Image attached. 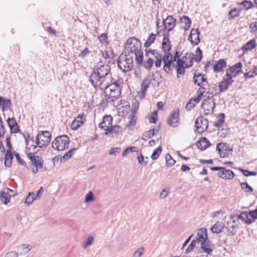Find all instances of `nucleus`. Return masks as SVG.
I'll use <instances>...</instances> for the list:
<instances>
[{
	"label": "nucleus",
	"mask_w": 257,
	"mask_h": 257,
	"mask_svg": "<svg viewBox=\"0 0 257 257\" xmlns=\"http://www.w3.org/2000/svg\"><path fill=\"white\" fill-rule=\"evenodd\" d=\"M110 66L100 61L93 69V72L90 76V81L95 88L102 84V79L111 74Z\"/></svg>",
	"instance_id": "nucleus-1"
},
{
	"label": "nucleus",
	"mask_w": 257,
	"mask_h": 257,
	"mask_svg": "<svg viewBox=\"0 0 257 257\" xmlns=\"http://www.w3.org/2000/svg\"><path fill=\"white\" fill-rule=\"evenodd\" d=\"M141 48L142 44L140 40L134 37L128 39L125 43V53L127 52V54H135L136 62L140 65L142 64V58L144 57Z\"/></svg>",
	"instance_id": "nucleus-2"
},
{
	"label": "nucleus",
	"mask_w": 257,
	"mask_h": 257,
	"mask_svg": "<svg viewBox=\"0 0 257 257\" xmlns=\"http://www.w3.org/2000/svg\"><path fill=\"white\" fill-rule=\"evenodd\" d=\"M104 93L107 101H113L117 99L121 94V89L119 83L114 82L107 85L104 88Z\"/></svg>",
	"instance_id": "nucleus-3"
},
{
	"label": "nucleus",
	"mask_w": 257,
	"mask_h": 257,
	"mask_svg": "<svg viewBox=\"0 0 257 257\" xmlns=\"http://www.w3.org/2000/svg\"><path fill=\"white\" fill-rule=\"evenodd\" d=\"M51 139V135L48 131H40L38 132L36 138L35 143L31 145L30 146L33 147L32 151L35 152L37 147L42 148L48 146L50 143Z\"/></svg>",
	"instance_id": "nucleus-4"
},
{
	"label": "nucleus",
	"mask_w": 257,
	"mask_h": 257,
	"mask_svg": "<svg viewBox=\"0 0 257 257\" xmlns=\"http://www.w3.org/2000/svg\"><path fill=\"white\" fill-rule=\"evenodd\" d=\"M117 64L119 68L123 72L130 71L133 66V56L130 54H121L117 60Z\"/></svg>",
	"instance_id": "nucleus-5"
},
{
	"label": "nucleus",
	"mask_w": 257,
	"mask_h": 257,
	"mask_svg": "<svg viewBox=\"0 0 257 257\" xmlns=\"http://www.w3.org/2000/svg\"><path fill=\"white\" fill-rule=\"evenodd\" d=\"M70 139L67 135H62L56 137L52 143V148L56 150L63 151L68 148Z\"/></svg>",
	"instance_id": "nucleus-6"
},
{
	"label": "nucleus",
	"mask_w": 257,
	"mask_h": 257,
	"mask_svg": "<svg viewBox=\"0 0 257 257\" xmlns=\"http://www.w3.org/2000/svg\"><path fill=\"white\" fill-rule=\"evenodd\" d=\"M36 151L34 152H35ZM28 158L31 160V168L33 173H37L39 169H42L43 167L44 161L42 157L36 156L35 153H29L27 154Z\"/></svg>",
	"instance_id": "nucleus-7"
},
{
	"label": "nucleus",
	"mask_w": 257,
	"mask_h": 257,
	"mask_svg": "<svg viewBox=\"0 0 257 257\" xmlns=\"http://www.w3.org/2000/svg\"><path fill=\"white\" fill-rule=\"evenodd\" d=\"M186 56H183L181 59H178L176 64H173V67H175L177 74L183 75L185 74V68L191 67V62L190 63H186Z\"/></svg>",
	"instance_id": "nucleus-8"
},
{
	"label": "nucleus",
	"mask_w": 257,
	"mask_h": 257,
	"mask_svg": "<svg viewBox=\"0 0 257 257\" xmlns=\"http://www.w3.org/2000/svg\"><path fill=\"white\" fill-rule=\"evenodd\" d=\"M215 107L214 100L211 99L209 96L203 100L201 105V107L204 109L205 115L212 114Z\"/></svg>",
	"instance_id": "nucleus-9"
},
{
	"label": "nucleus",
	"mask_w": 257,
	"mask_h": 257,
	"mask_svg": "<svg viewBox=\"0 0 257 257\" xmlns=\"http://www.w3.org/2000/svg\"><path fill=\"white\" fill-rule=\"evenodd\" d=\"M167 122L168 125L173 127H177L179 123V109L178 108L174 109L168 117Z\"/></svg>",
	"instance_id": "nucleus-10"
},
{
	"label": "nucleus",
	"mask_w": 257,
	"mask_h": 257,
	"mask_svg": "<svg viewBox=\"0 0 257 257\" xmlns=\"http://www.w3.org/2000/svg\"><path fill=\"white\" fill-rule=\"evenodd\" d=\"M195 126L198 133L202 134L208 128V120L202 116H199L195 120Z\"/></svg>",
	"instance_id": "nucleus-11"
},
{
	"label": "nucleus",
	"mask_w": 257,
	"mask_h": 257,
	"mask_svg": "<svg viewBox=\"0 0 257 257\" xmlns=\"http://www.w3.org/2000/svg\"><path fill=\"white\" fill-rule=\"evenodd\" d=\"M176 20L172 16H168L166 19H163V31L167 30V33H169L174 28L176 25Z\"/></svg>",
	"instance_id": "nucleus-12"
},
{
	"label": "nucleus",
	"mask_w": 257,
	"mask_h": 257,
	"mask_svg": "<svg viewBox=\"0 0 257 257\" xmlns=\"http://www.w3.org/2000/svg\"><path fill=\"white\" fill-rule=\"evenodd\" d=\"M196 57L195 55L193 53H187L185 54L184 56H186V63H190L191 61V66L193 65V61L195 59V61L197 62H199L202 58V52L199 47H198L196 50Z\"/></svg>",
	"instance_id": "nucleus-13"
},
{
	"label": "nucleus",
	"mask_w": 257,
	"mask_h": 257,
	"mask_svg": "<svg viewBox=\"0 0 257 257\" xmlns=\"http://www.w3.org/2000/svg\"><path fill=\"white\" fill-rule=\"evenodd\" d=\"M169 57H171V53L164 54L163 56V70L167 74H171L172 70L171 66H173V63L174 62Z\"/></svg>",
	"instance_id": "nucleus-14"
},
{
	"label": "nucleus",
	"mask_w": 257,
	"mask_h": 257,
	"mask_svg": "<svg viewBox=\"0 0 257 257\" xmlns=\"http://www.w3.org/2000/svg\"><path fill=\"white\" fill-rule=\"evenodd\" d=\"M242 63L239 62L236 63L234 65L230 67L226 70V76H230L232 78L235 77L236 75L239 73L241 70Z\"/></svg>",
	"instance_id": "nucleus-15"
},
{
	"label": "nucleus",
	"mask_w": 257,
	"mask_h": 257,
	"mask_svg": "<svg viewBox=\"0 0 257 257\" xmlns=\"http://www.w3.org/2000/svg\"><path fill=\"white\" fill-rule=\"evenodd\" d=\"M216 150L218 151L221 158H224L227 156L229 152L232 151L225 143H218L216 146Z\"/></svg>",
	"instance_id": "nucleus-16"
},
{
	"label": "nucleus",
	"mask_w": 257,
	"mask_h": 257,
	"mask_svg": "<svg viewBox=\"0 0 257 257\" xmlns=\"http://www.w3.org/2000/svg\"><path fill=\"white\" fill-rule=\"evenodd\" d=\"M207 239V230L205 228L199 229L195 237V240L197 242H200L201 244H204L206 243Z\"/></svg>",
	"instance_id": "nucleus-17"
},
{
	"label": "nucleus",
	"mask_w": 257,
	"mask_h": 257,
	"mask_svg": "<svg viewBox=\"0 0 257 257\" xmlns=\"http://www.w3.org/2000/svg\"><path fill=\"white\" fill-rule=\"evenodd\" d=\"M112 117L110 115H105L102 121L98 124V127L100 128L104 129L107 132V129H109L112 125Z\"/></svg>",
	"instance_id": "nucleus-18"
},
{
	"label": "nucleus",
	"mask_w": 257,
	"mask_h": 257,
	"mask_svg": "<svg viewBox=\"0 0 257 257\" xmlns=\"http://www.w3.org/2000/svg\"><path fill=\"white\" fill-rule=\"evenodd\" d=\"M200 32L198 29H192L191 33L188 37V40L190 41L191 44L193 45H197L200 42L199 39Z\"/></svg>",
	"instance_id": "nucleus-19"
},
{
	"label": "nucleus",
	"mask_w": 257,
	"mask_h": 257,
	"mask_svg": "<svg viewBox=\"0 0 257 257\" xmlns=\"http://www.w3.org/2000/svg\"><path fill=\"white\" fill-rule=\"evenodd\" d=\"M226 78L223 79V80L219 84V92L225 91L233 82V79L230 76H226Z\"/></svg>",
	"instance_id": "nucleus-20"
},
{
	"label": "nucleus",
	"mask_w": 257,
	"mask_h": 257,
	"mask_svg": "<svg viewBox=\"0 0 257 257\" xmlns=\"http://www.w3.org/2000/svg\"><path fill=\"white\" fill-rule=\"evenodd\" d=\"M171 48V45L169 39V34H166V32L164 34V38L162 42V49L165 54L171 53L170 51Z\"/></svg>",
	"instance_id": "nucleus-21"
},
{
	"label": "nucleus",
	"mask_w": 257,
	"mask_h": 257,
	"mask_svg": "<svg viewBox=\"0 0 257 257\" xmlns=\"http://www.w3.org/2000/svg\"><path fill=\"white\" fill-rule=\"evenodd\" d=\"M193 81L194 83L198 86H205V84L203 83H207L205 75L201 73H195L194 74Z\"/></svg>",
	"instance_id": "nucleus-22"
},
{
	"label": "nucleus",
	"mask_w": 257,
	"mask_h": 257,
	"mask_svg": "<svg viewBox=\"0 0 257 257\" xmlns=\"http://www.w3.org/2000/svg\"><path fill=\"white\" fill-rule=\"evenodd\" d=\"M217 175L219 177L224 179H231L234 176L233 171L225 169L224 167H223V169L221 171L218 173Z\"/></svg>",
	"instance_id": "nucleus-23"
},
{
	"label": "nucleus",
	"mask_w": 257,
	"mask_h": 257,
	"mask_svg": "<svg viewBox=\"0 0 257 257\" xmlns=\"http://www.w3.org/2000/svg\"><path fill=\"white\" fill-rule=\"evenodd\" d=\"M84 114L79 115L75 119L72 121L71 125V128L73 130H77L80 126H81L85 120L83 118Z\"/></svg>",
	"instance_id": "nucleus-24"
},
{
	"label": "nucleus",
	"mask_w": 257,
	"mask_h": 257,
	"mask_svg": "<svg viewBox=\"0 0 257 257\" xmlns=\"http://www.w3.org/2000/svg\"><path fill=\"white\" fill-rule=\"evenodd\" d=\"M225 229L227 230V235L229 236L234 235L237 232V226L232 224L230 221H227L225 226Z\"/></svg>",
	"instance_id": "nucleus-25"
},
{
	"label": "nucleus",
	"mask_w": 257,
	"mask_h": 257,
	"mask_svg": "<svg viewBox=\"0 0 257 257\" xmlns=\"http://www.w3.org/2000/svg\"><path fill=\"white\" fill-rule=\"evenodd\" d=\"M250 215L249 212L242 211L237 215V219H240L247 224H250L253 223V220L250 218Z\"/></svg>",
	"instance_id": "nucleus-26"
},
{
	"label": "nucleus",
	"mask_w": 257,
	"mask_h": 257,
	"mask_svg": "<svg viewBox=\"0 0 257 257\" xmlns=\"http://www.w3.org/2000/svg\"><path fill=\"white\" fill-rule=\"evenodd\" d=\"M7 122L12 133H17L19 132L18 123L14 118H9Z\"/></svg>",
	"instance_id": "nucleus-27"
},
{
	"label": "nucleus",
	"mask_w": 257,
	"mask_h": 257,
	"mask_svg": "<svg viewBox=\"0 0 257 257\" xmlns=\"http://www.w3.org/2000/svg\"><path fill=\"white\" fill-rule=\"evenodd\" d=\"M153 76L147 77L144 79L141 84V91L144 95L146 93V92L152 82V80H154L155 79L153 77Z\"/></svg>",
	"instance_id": "nucleus-28"
},
{
	"label": "nucleus",
	"mask_w": 257,
	"mask_h": 257,
	"mask_svg": "<svg viewBox=\"0 0 257 257\" xmlns=\"http://www.w3.org/2000/svg\"><path fill=\"white\" fill-rule=\"evenodd\" d=\"M196 145L198 148L201 150H204L210 146V143L209 141L205 137L202 138L199 140Z\"/></svg>",
	"instance_id": "nucleus-29"
},
{
	"label": "nucleus",
	"mask_w": 257,
	"mask_h": 257,
	"mask_svg": "<svg viewBox=\"0 0 257 257\" xmlns=\"http://www.w3.org/2000/svg\"><path fill=\"white\" fill-rule=\"evenodd\" d=\"M181 24V28L185 30H187L190 27L191 20L187 16H184L180 19Z\"/></svg>",
	"instance_id": "nucleus-30"
},
{
	"label": "nucleus",
	"mask_w": 257,
	"mask_h": 257,
	"mask_svg": "<svg viewBox=\"0 0 257 257\" xmlns=\"http://www.w3.org/2000/svg\"><path fill=\"white\" fill-rule=\"evenodd\" d=\"M224 228V225L222 222L217 221L211 228V230L213 233H219L222 232Z\"/></svg>",
	"instance_id": "nucleus-31"
},
{
	"label": "nucleus",
	"mask_w": 257,
	"mask_h": 257,
	"mask_svg": "<svg viewBox=\"0 0 257 257\" xmlns=\"http://www.w3.org/2000/svg\"><path fill=\"white\" fill-rule=\"evenodd\" d=\"M256 46L255 39H253L247 42L245 44L242 46L241 49L243 52H246L254 48Z\"/></svg>",
	"instance_id": "nucleus-32"
},
{
	"label": "nucleus",
	"mask_w": 257,
	"mask_h": 257,
	"mask_svg": "<svg viewBox=\"0 0 257 257\" xmlns=\"http://www.w3.org/2000/svg\"><path fill=\"white\" fill-rule=\"evenodd\" d=\"M147 60L143 61V58H142V64L140 65L137 64L139 66H143L146 69L150 70L154 64L153 59L151 58L149 56L147 57Z\"/></svg>",
	"instance_id": "nucleus-33"
},
{
	"label": "nucleus",
	"mask_w": 257,
	"mask_h": 257,
	"mask_svg": "<svg viewBox=\"0 0 257 257\" xmlns=\"http://www.w3.org/2000/svg\"><path fill=\"white\" fill-rule=\"evenodd\" d=\"M31 249L32 246L30 244L25 243L20 246L18 251H20V255L24 256L27 254Z\"/></svg>",
	"instance_id": "nucleus-34"
},
{
	"label": "nucleus",
	"mask_w": 257,
	"mask_h": 257,
	"mask_svg": "<svg viewBox=\"0 0 257 257\" xmlns=\"http://www.w3.org/2000/svg\"><path fill=\"white\" fill-rule=\"evenodd\" d=\"M226 66V61L224 59H220L213 66L214 72H219L222 70L223 67Z\"/></svg>",
	"instance_id": "nucleus-35"
},
{
	"label": "nucleus",
	"mask_w": 257,
	"mask_h": 257,
	"mask_svg": "<svg viewBox=\"0 0 257 257\" xmlns=\"http://www.w3.org/2000/svg\"><path fill=\"white\" fill-rule=\"evenodd\" d=\"M13 159V155L12 151L10 150H7L5 160V164L6 167H10L11 166Z\"/></svg>",
	"instance_id": "nucleus-36"
},
{
	"label": "nucleus",
	"mask_w": 257,
	"mask_h": 257,
	"mask_svg": "<svg viewBox=\"0 0 257 257\" xmlns=\"http://www.w3.org/2000/svg\"><path fill=\"white\" fill-rule=\"evenodd\" d=\"M122 128L118 125H115L114 126H111L109 128V129H107V132H105V135H108L109 134H118L119 132H121Z\"/></svg>",
	"instance_id": "nucleus-37"
},
{
	"label": "nucleus",
	"mask_w": 257,
	"mask_h": 257,
	"mask_svg": "<svg viewBox=\"0 0 257 257\" xmlns=\"http://www.w3.org/2000/svg\"><path fill=\"white\" fill-rule=\"evenodd\" d=\"M241 9L238 8H233L229 11L228 14V18L230 19H233L240 16V12Z\"/></svg>",
	"instance_id": "nucleus-38"
},
{
	"label": "nucleus",
	"mask_w": 257,
	"mask_h": 257,
	"mask_svg": "<svg viewBox=\"0 0 257 257\" xmlns=\"http://www.w3.org/2000/svg\"><path fill=\"white\" fill-rule=\"evenodd\" d=\"M23 136L27 145L26 148L28 151H31L30 145L33 144V143L35 141L34 138L32 137L30 138V135L29 133H27L26 134H23Z\"/></svg>",
	"instance_id": "nucleus-39"
},
{
	"label": "nucleus",
	"mask_w": 257,
	"mask_h": 257,
	"mask_svg": "<svg viewBox=\"0 0 257 257\" xmlns=\"http://www.w3.org/2000/svg\"><path fill=\"white\" fill-rule=\"evenodd\" d=\"M151 54L152 55L154 56V57L156 58V59L158 58H163L162 57V55L158 52L156 50H152L150 49H146V57H148L149 54Z\"/></svg>",
	"instance_id": "nucleus-40"
},
{
	"label": "nucleus",
	"mask_w": 257,
	"mask_h": 257,
	"mask_svg": "<svg viewBox=\"0 0 257 257\" xmlns=\"http://www.w3.org/2000/svg\"><path fill=\"white\" fill-rule=\"evenodd\" d=\"M0 198L5 204H7L10 201L11 195L8 193L2 191L0 193Z\"/></svg>",
	"instance_id": "nucleus-41"
},
{
	"label": "nucleus",
	"mask_w": 257,
	"mask_h": 257,
	"mask_svg": "<svg viewBox=\"0 0 257 257\" xmlns=\"http://www.w3.org/2000/svg\"><path fill=\"white\" fill-rule=\"evenodd\" d=\"M11 106V101L10 99H6L3 96H0V106L6 109Z\"/></svg>",
	"instance_id": "nucleus-42"
},
{
	"label": "nucleus",
	"mask_w": 257,
	"mask_h": 257,
	"mask_svg": "<svg viewBox=\"0 0 257 257\" xmlns=\"http://www.w3.org/2000/svg\"><path fill=\"white\" fill-rule=\"evenodd\" d=\"M156 38L155 34L152 33L149 35V37L144 44V47L146 48L150 47L153 44Z\"/></svg>",
	"instance_id": "nucleus-43"
},
{
	"label": "nucleus",
	"mask_w": 257,
	"mask_h": 257,
	"mask_svg": "<svg viewBox=\"0 0 257 257\" xmlns=\"http://www.w3.org/2000/svg\"><path fill=\"white\" fill-rule=\"evenodd\" d=\"M217 118L218 120L214 123V125L217 127H221L224 122L225 115L223 113H221L218 115Z\"/></svg>",
	"instance_id": "nucleus-44"
},
{
	"label": "nucleus",
	"mask_w": 257,
	"mask_h": 257,
	"mask_svg": "<svg viewBox=\"0 0 257 257\" xmlns=\"http://www.w3.org/2000/svg\"><path fill=\"white\" fill-rule=\"evenodd\" d=\"M77 150V148H73L70 151H69L66 154L63 155V157L61 158V162H65L67 160L71 158L72 155L75 153Z\"/></svg>",
	"instance_id": "nucleus-45"
},
{
	"label": "nucleus",
	"mask_w": 257,
	"mask_h": 257,
	"mask_svg": "<svg viewBox=\"0 0 257 257\" xmlns=\"http://www.w3.org/2000/svg\"><path fill=\"white\" fill-rule=\"evenodd\" d=\"M162 151V148L161 146H159L157 148L155 149L153 152V154L151 155V159L152 160H156L157 159L159 156L160 155L161 152Z\"/></svg>",
	"instance_id": "nucleus-46"
},
{
	"label": "nucleus",
	"mask_w": 257,
	"mask_h": 257,
	"mask_svg": "<svg viewBox=\"0 0 257 257\" xmlns=\"http://www.w3.org/2000/svg\"><path fill=\"white\" fill-rule=\"evenodd\" d=\"M36 198L35 193L34 192H30L26 198L25 203L31 205Z\"/></svg>",
	"instance_id": "nucleus-47"
},
{
	"label": "nucleus",
	"mask_w": 257,
	"mask_h": 257,
	"mask_svg": "<svg viewBox=\"0 0 257 257\" xmlns=\"http://www.w3.org/2000/svg\"><path fill=\"white\" fill-rule=\"evenodd\" d=\"M165 159L166 161V165L168 167L173 166L176 163V161L172 158V156L169 154H167L166 155Z\"/></svg>",
	"instance_id": "nucleus-48"
},
{
	"label": "nucleus",
	"mask_w": 257,
	"mask_h": 257,
	"mask_svg": "<svg viewBox=\"0 0 257 257\" xmlns=\"http://www.w3.org/2000/svg\"><path fill=\"white\" fill-rule=\"evenodd\" d=\"M250 32L255 36L257 35V21L250 23L249 26Z\"/></svg>",
	"instance_id": "nucleus-49"
},
{
	"label": "nucleus",
	"mask_w": 257,
	"mask_h": 257,
	"mask_svg": "<svg viewBox=\"0 0 257 257\" xmlns=\"http://www.w3.org/2000/svg\"><path fill=\"white\" fill-rule=\"evenodd\" d=\"M240 186L242 190L246 192H251L253 191L252 188L246 182L241 183Z\"/></svg>",
	"instance_id": "nucleus-50"
},
{
	"label": "nucleus",
	"mask_w": 257,
	"mask_h": 257,
	"mask_svg": "<svg viewBox=\"0 0 257 257\" xmlns=\"http://www.w3.org/2000/svg\"><path fill=\"white\" fill-rule=\"evenodd\" d=\"M240 5L242 6L245 10H248V9L252 8L253 4L250 1L244 0L240 3Z\"/></svg>",
	"instance_id": "nucleus-51"
},
{
	"label": "nucleus",
	"mask_w": 257,
	"mask_h": 257,
	"mask_svg": "<svg viewBox=\"0 0 257 257\" xmlns=\"http://www.w3.org/2000/svg\"><path fill=\"white\" fill-rule=\"evenodd\" d=\"M208 245H209L208 242L207 243H205L204 244H201V248L203 252L207 253L208 254H211L213 250L210 247H207V246Z\"/></svg>",
	"instance_id": "nucleus-52"
},
{
	"label": "nucleus",
	"mask_w": 257,
	"mask_h": 257,
	"mask_svg": "<svg viewBox=\"0 0 257 257\" xmlns=\"http://www.w3.org/2000/svg\"><path fill=\"white\" fill-rule=\"evenodd\" d=\"M94 240V238L92 236H89L88 238H87V240L85 242H83L82 244V247L84 249H85L87 246L91 245L92 244L93 241Z\"/></svg>",
	"instance_id": "nucleus-53"
},
{
	"label": "nucleus",
	"mask_w": 257,
	"mask_h": 257,
	"mask_svg": "<svg viewBox=\"0 0 257 257\" xmlns=\"http://www.w3.org/2000/svg\"><path fill=\"white\" fill-rule=\"evenodd\" d=\"M93 194L92 191H89L85 197V202L88 203L91 201H92L94 200Z\"/></svg>",
	"instance_id": "nucleus-54"
},
{
	"label": "nucleus",
	"mask_w": 257,
	"mask_h": 257,
	"mask_svg": "<svg viewBox=\"0 0 257 257\" xmlns=\"http://www.w3.org/2000/svg\"><path fill=\"white\" fill-rule=\"evenodd\" d=\"M196 241L195 240H192L191 243L188 245V247L186 249L185 253H188L191 252L195 246Z\"/></svg>",
	"instance_id": "nucleus-55"
},
{
	"label": "nucleus",
	"mask_w": 257,
	"mask_h": 257,
	"mask_svg": "<svg viewBox=\"0 0 257 257\" xmlns=\"http://www.w3.org/2000/svg\"><path fill=\"white\" fill-rule=\"evenodd\" d=\"M217 89L214 87H210L208 88L207 91V94H208V96L210 97H212L213 95L216 94L217 93Z\"/></svg>",
	"instance_id": "nucleus-56"
},
{
	"label": "nucleus",
	"mask_w": 257,
	"mask_h": 257,
	"mask_svg": "<svg viewBox=\"0 0 257 257\" xmlns=\"http://www.w3.org/2000/svg\"><path fill=\"white\" fill-rule=\"evenodd\" d=\"M144 247H140L137 249L133 253V257H140L143 253Z\"/></svg>",
	"instance_id": "nucleus-57"
},
{
	"label": "nucleus",
	"mask_w": 257,
	"mask_h": 257,
	"mask_svg": "<svg viewBox=\"0 0 257 257\" xmlns=\"http://www.w3.org/2000/svg\"><path fill=\"white\" fill-rule=\"evenodd\" d=\"M249 214L250 215V217L251 218V219L253 220L254 222L255 220L257 219V208L254 210L249 211Z\"/></svg>",
	"instance_id": "nucleus-58"
},
{
	"label": "nucleus",
	"mask_w": 257,
	"mask_h": 257,
	"mask_svg": "<svg viewBox=\"0 0 257 257\" xmlns=\"http://www.w3.org/2000/svg\"><path fill=\"white\" fill-rule=\"evenodd\" d=\"M99 42L102 44L107 43V36L106 34H102L98 37Z\"/></svg>",
	"instance_id": "nucleus-59"
},
{
	"label": "nucleus",
	"mask_w": 257,
	"mask_h": 257,
	"mask_svg": "<svg viewBox=\"0 0 257 257\" xmlns=\"http://www.w3.org/2000/svg\"><path fill=\"white\" fill-rule=\"evenodd\" d=\"M140 154V156H138L137 157L138 162L140 164L144 163V165H146L147 164L148 162L145 161L144 157L142 155V153L140 152V153H138L137 155H138Z\"/></svg>",
	"instance_id": "nucleus-60"
},
{
	"label": "nucleus",
	"mask_w": 257,
	"mask_h": 257,
	"mask_svg": "<svg viewBox=\"0 0 257 257\" xmlns=\"http://www.w3.org/2000/svg\"><path fill=\"white\" fill-rule=\"evenodd\" d=\"M120 151V148L118 147L111 148L109 151V155H116V153H118Z\"/></svg>",
	"instance_id": "nucleus-61"
},
{
	"label": "nucleus",
	"mask_w": 257,
	"mask_h": 257,
	"mask_svg": "<svg viewBox=\"0 0 257 257\" xmlns=\"http://www.w3.org/2000/svg\"><path fill=\"white\" fill-rule=\"evenodd\" d=\"M195 106V103L192 102V99L190 100L187 103L186 105V109L187 110H190L192 108H194Z\"/></svg>",
	"instance_id": "nucleus-62"
},
{
	"label": "nucleus",
	"mask_w": 257,
	"mask_h": 257,
	"mask_svg": "<svg viewBox=\"0 0 257 257\" xmlns=\"http://www.w3.org/2000/svg\"><path fill=\"white\" fill-rule=\"evenodd\" d=\"M136 118L135 116H133L131 118L129 123L127 124V126L129 128H131L132 126L136 124Z\"/></svg>",
	"instance_id": "nucleus-63"
},
{
	"label": "nucleus",
	"mask_w": 257,
	"mask_h": 257,
	"mask_svg": "<svg viewBox=\"0 0 257 257\" xmlns=\"http://www.w3.org/2000/svg\"><path fill=\"white\" fill-rule=\"evenodd\" d=\"M5 257H18V253L16 251H10L6 254Z\"/></svg>",
	"instance_id": "nucleus-64"
}]
</instances>
